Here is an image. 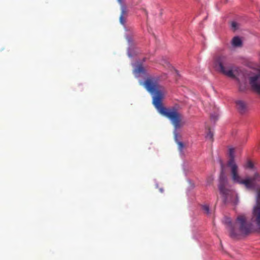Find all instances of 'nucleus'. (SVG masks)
<instances>
[{
	"instance_id": "obj_1",
	"label": "nucleus",
	"mask_w": 260,
	"mask_h": 260,
	"mask_svg": "<svg viewBox=\"0 0 260 260\" xmlns=\"http://www.w3.org/2000/svg\"><path fill=\"white\" fill-rule=\"evenodd\" d=\"M144 86L152 95V104L157 111L171 121L175 130L182 127L185 122L182 120V114L176 108H167L162 105L167 91L165 87L159 84L158 79L148 78L145 81Z\"/></svg>"
},
{
	"instance_id": "obj_2",
	"label": "nucleus",
	"mask_w": 260,
	"mask_h": 260,
	"mask_svg": "<svg viewBox=\"0 0 260 260\" xmlns=\"http://www.w3.org/2000/svg\"><path fill=\"white\" fill-rule=\"evenodd\" d=\"M224 223L232 239H240L252 232L251 224L248 223L247 218L243 214L238 215L234 223H232L231 218L228 217L225 218Z\"/></svg>"
},
{
	"instance_id": "obj_3",
	"label": "nucleus",
	"mask_w": 260,
	"mask_h": 260,
	"mask_svg": "<svg viewBox=\"0 0 260 260\" xmlns=\"http://www.w3.org/2000/svg\"><path fill=\"white\" fill-rule=\"evenodd\" d=\"M234 153V148L229 149L230 158L227 166L230 168L232 179L234 183L243 185L245 187H250L254 183L253 181L255 180H260V174L257 172H255L253 175L247 177L245 179H242L238 173V167L235 160Z\"/></svg>"
},
{
	"instance_id": "obj_4",
	"label": "nucleus",
	"mask_w": 260,
	"mask_h": 260,
	"mask_svg": "<svg viewBox=\"0 0 260 260\" xmlns=\"http://www.w3.org/2000/svg\"><path fill=\"white\" fill-rule=\"evenodd\" d=\"M253 184L250 187H246L247 189H254L256 192V203L253 207L252 215L250 222L251 224L252 230H253V224H255L260 230V180L256 179L253 181Z\"/></svg>"
},
{
	"instance_id": "obj_5",
	"label": "nucleus",
	"mask_w": 260,
	"mask_h": 260,
	"mask_svg": "<svg viewBox=\"0 0 260 260\" xmlns=\"http://www.w3.org/2000/svg\"><path fill=\"white\" fill-rule=\"evenodd\" d=\"M227 184V178L222 171L220 176L219 183L218 185L220 192L224 197V202L225 203L230 202L233 203L234 204H237L238 202V199L237 194L235 191L228 189L225 188Z\"/></svg>"
},
{
	"instance_id": "obj_6",
	"label": "nucleus",
	"mask_w": 260,
	"mask_h": 260,
	"mask_svg": "<svg viewBox=\"0 0 260 260\" xmlns=\"http://www.w3.org/2000/svg\"><path fill=\"white\" fill-rule=\"evenodd\" d=\"M215 67L225 75L232 78H235L233 68L230 65V60L227 57L222 55L217 56L215 59Z\"/></svg>"
},
{
	"instance_id": "obj_7",
	"label": "nucleus",
	"mask_w": 260,
	"mask_h": 260,
	"mask_svg": "<svg viewBox=\"0 0 260 260\" xmlns=\"http://www.w3.org/2000/svg\"><path fill=\"white\" fill-rule=\"evenodd\" d=\"M249 82L251 89L260 94V72L258 74L250 77Z\"/></svg>"
},
{
	"instance_id": "obj_8",
	"label": "nucleus",
	"mask_w": 260,
	"mask_h": 260,
	"mask_svg": "<svg viewBox=\"0 0 260 260\" xmlns=\"http://www.w3.org/2000/svg\"><path fill=\"white\" fill-rule=\"evenodd\" d=\"M236 106L238 110L241 114L245 113L247 111V106L246 103L242 101H238L236 102Z\"/></svg>"
},
{
	"instance_id": "obj_9",
	"label": "nucleus",
	"mask_w": 260,
	"mask_h": 260,
	"mask_svg": "<svg viewBox=\"0 0 260 260\" xmlns=\"http://www.w3.org/2000/svg\"><path fill=\"white\" fill-rule=\"evenodd\" d=\"M121 12L119 18V21L122 24L124 25L125 22V18L127 14L126 7L124 5H122L121 6Z\"/></svg>"
},
{
	"instance_id": "obj_10",
	"label": "nucleus",
	"mask_w": 260,
	"mask_h": 260,
	"mask_svg": "<svg viewBox=\"0 0 260 260\" xmlns=\"http://www.w3.org/2000/svg\"><path fill=\"white\" fill-rule=\"evenodd\" d=\"M242 41L239 37H234L232 41V44L234 47H240L242 46Z\"/></svg>"
},
{
	"instance_id": "obj_11",
	"label": "nucleus",
	"mask_w": 260,
	"mask_h": 260,
	"mask_svg": "<svg viewBox=\"0 0 260 260\" xmlns=\"http://www.w3.org/2000/svg\"><path fill=\"white\" fill-rule=\"evenodd\" d=\"M135 74H139L140 73H144L145 69L143 67L142 64H139L136 67L134 71Z\"/></svg>"
},
{
	"instance_id": "obj_12",
	"label": "nucleus",
	"mask_w": 260,
	"mask_h": 260,
	"mask_svg": "<svg viewBox=\"0 0 260 260\" xmlns=\"http://www.w3.org/2000/svg\"><path fill=\"white\" fill-rule=\"evenodd\" d=\"M177 133L175 132V140L176 141V142L178 145V148H179V149L181 151L183 148H184V144L182 142H180V141H178L177 140Z\"/></svg>"
},
{
	"instance_id": "obj_13",
	"label": "nucleus",
	"mask_w": 260,
	"mask_h": 260,
	"mask_svg": "<svg viewBox=\"0 0 260 260\" xmlns=\"http://www.w3.org/2000/svg\"><path fill=\"white\" fill-rule=\"evenodd\" d=\"M244 167L246 169H254V165L251 161L248 160L244 165Z\"/></svg>"
},
{
	"instance_id": "obj_14",
	"label": "nucleus",
	"mask_w": 260,
	"mask_h": 260,
	"mask_svg": "<svg viewBox=\"0 0 260 260\" xmlns=\"http://www.w3.org/2000/svg\"><path fill=\"white\" fill-rule=\"evenodd\" d=\"M202 208L205 214H206L207 215H209L210 214L209 207L208 205H203Z\"/></svg>"
},
{
	"instance_id": "obj_15",
	"label": "nucleus",
	"mask_w": 260,
	"mask_h": 260,
	"mask_svg": "<svg viewBox=\"0 0 260 260\" xmlns=\"http://www.w3.org/2000/svg\"><path fill=\"white\" fill-rule=\"evenodd\" d=\"M213 134L212 133V132L211 131L210 129H209L208 131V132L207 134V136H206V138L212 140V139H213Z\"/></svg>"
},
{
	"instance_id": "obj_16",
	"label": "nucleus",
	"mask_w": 260,
	"mask_h": 260,
	"mask_svg": "<svg viewBox=\"0 0 260 260\" xmlns=\"http://www.w3.org/2000/svg\"><path fill=\"white\" fill-rule=\"evenodd\" d=\"M232 27L234 29L236 30L238 28V24L236 22H232L231 23Z\"/></svg>"
},
{
	"instance_id": "obj_17",
	"label": "nucleus",
	"mask_w": 260,
	"mask_h": 260,
	"mask_svg": "<svg viewBox=\"0 0 260 260\" xmlns=\"http://www.w3.org/2000/svg\"><path fill=\"white\" fill-rule=\"evenodd\" d=\"M246 88L245 85H242L241 83H239V89L240 91H244Z\"/></svg>"
},
{
	"instance_id": "obj_18",
	"label": "nucleus",
	"mask_w": 260,
	"mask_h": 260,
	"mask_svg": "<svg viewBox=\"0 0 260 260\" xmlns=\"http://www.w3.org/2000/svg\"><path fill=\"white\" fill-rule=\"evenodd\" d=\"M163 66H165V67H168L169 66V63L168 62V61L165 60L164 61V64L163 63H161Z\"/></svg>"
},
{
	"instance_id": "obj_19",
	"label": "nucleus",
	"mask_w": 260,
	"mask_h": 260,
	"mask_svg": "<svg viewBox=\"0 0 260 260\" xmlns=\"http://www.w3.org/2000/svg\"><path fill=\"white\" fill-rule=\"evenodd\" d=\"M123 0H118V2L122 5Z\"/></svg>"
},
{
	"instance_id": "obj_20",
	"label": "nucleus",
	"mask_w": 260,
	"mask_h": 260,
	"mask_svg": "<svg viewBox=\"0 0 260 260\" xmlns=\"http://www.w3.org/2000/svg\"><path fill=\"white\" fill-rule=\"evenodd\" d=\"M160 191L161 192H162V190L161 189H160Z\"/></svg>"
},
{
	"instance_id": "obj_21",
	"label": "nucleus",
	"mask_w": 260,
	"mask_h": 260,
	"mask_svg": "<svg viewBox=\"0 0 260 260\" xmlns=\"http://www.w3.org/2000/svg\"><path fill=\"white\" fill-rule=\"evenodd\" d=\"M128 56H129V57H131V55L129 53H128Z\"/></svg>"
}]
</instances>
